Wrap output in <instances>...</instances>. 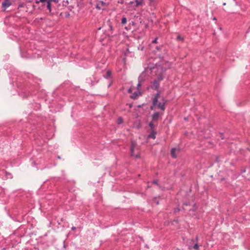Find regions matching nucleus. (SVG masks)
Instances as JSON below:
<instances>
[{"mask_svg": "<svg viewBox=\"0 0 250 250\" xmlns=\"http://www.w3.org/2000/svg\"><path fill=\"white\" fill-rule=\"evenodd\" d=\"M164 80V77L162 74L159 75L158 77L154 80V81L151 83L152 86L151 88L153 89L158 90L160 86V82Z\"/></svg>", "mask_w": 250, "mask_h": 250, "instance_id": "f257e3e1", "label": "nucleus"}, {"mask_svg": "<svg viewBox=\"0 0 250 250\" xmlns=\"http://www.w3.org/2000/svg\"><path fill=\"white\" fill-rule=\"evenodd\" d=\"M136 146V143L134 142H131V146H130V155L132 157H134L136 158H140V155L139 154H136L135 155L134 153V148Z\"/></svg>", "mask_w": 250, "mask_h": 250, "instance_id": "f03ea898", "label": "nucleus"}, {"mask_svg": "<svg viewBox=\"0 0 250 250\" xmlns=\"http://www.w3.org/2000/svg\"><path fill=\"white\" fill-rule=\"evenodd\" d=\"M167 102V101L166 100L163 99L162 103H159L158 104H157L156 105L162 111H164L165 110V104Z\"/></svg>", "mask_w": 250, "mask_h": 250, "instance_id": "7ed1b4c3", "label": "nucleus"}, {"mask_svg": "<svg viewBox=\"0 0 250 250\" xmlns=\"http://www.w3.org/2000/svg\"><path fill=\"white\" fill-rule=\"evenodd\" d=\"M160 95V92H158L155 95L154 98L152 100V104L154 106H156L158 103V100Z\"/></svg>", "mask_w": 250, "mask_h": 250, "instance_id": "20e7f679", "label": "nucleus"}, {"mask_svg": "<svg viewBox=\"0 0 250 250\" xmlns=\"http://www.w3.org/2000/svg\"><path fill=\"white\" fill-rule=\"evenodd\" d=\"M159 116L160 114L158 112H154L152 115V122L157 121L158 120Z\"/></svg>", "mask_w": 250, "mask_h": 250, "instance_id": "39448f33", "label": "nucleus"}, {"mask_svg": "<svg viewBox=\"0 0 250 250\" xmlns=\"http://www.w3.org/2000/svg\"><path fill=\"white\" fill-rule=\"evenodd\" d=\"M156 133L157 132L155 130H151L149 134L148 135V138L155 139L156 138Z\"/></svg>", "mask_w": 250, "mask_h": 250, "instance_id": "423d86ee", "label": "nucleus"}, {"mask_svg": "<svg viewBox=\"0 0 250 250\" xmlns=\"http://www.w3.org/2000/svg\"><path fill=\"white\" fill-rule=\"evenodd\" d=\"M11 5V3L8 0H5L4 1H3L2 3V7L6 8L10 6Z\"/></svg>", "mask_w": 250, "mask_h": 250, "instance_id": "0eeeda50", "label": "nucleus"}, {"mask_svg": "<svg viewBox=\"0 0 250 250\" xmlns=\"http://www.w3.org/2000/svg\"><path fill=\"white\" fill-rule=\"evenodd\" d=\"M176 150V148H172L171 150V156L173 158H176V157H177V156L175 154Z\"/></svg>", "mask_w": 250, "mask_h": 250, "instance_id": "6e6552de", "label": "nucleus"}, {"mask_svg": "<svg viewBox=\"0 0 250 250\" xmlns=\"http://www.w3.org/2000/svg\"><path fill=\"white\" fill-rule=\"evenodd\" d=\"M149 5L150 6L155 7L156 5L157 2L156 0H148Z\"/></svg>", "mask_w": 250, "mask_h": 250, "instance_id": "1a4fd4ad", "label": "nucleus"}, {"mask_svg": "<svg viewBox=\"0 0 250 250\" xmlns=\"http://www.w3.org/2000/svg\"><path fill=\"white\" fill-rule=\"evenodd\" d=\"M111 72L110 70H108L106 72V74L104 75V77L105 79H108L111 77Z\"/></svg>", "mask_w": 250, "mask_h": 250, "instance_id": "9d476101", "label": "nucleus"}, {"mask_svg": "<svg viewBox=\"0 0 250 250\" xmlns=\"http://www.w3.org/2000/svg\"><path fill=\"white\" fill-rule=\"evenodd\" d=\"M148 125H149L151 130H152V131L155 130L154 128L155 127V125H154L153 122L152 121L150 122L149 123Z\"/></svg>", "mask_w": 250, "mask_h": 250, "instance_id": "9b49d317", "label": "nucleus"}, {"mask_svg": "<svg viewBox=\"0 0 250 250\" xmlns=\"http://www.w3.org/2000/svg\"><path fill=\"white\" fill-rule=\"evenodd\" d=\"M51 1H50V0H48V1H47V2H46L47 8L49 10V12L51 11V3H50Z\"/></svg>", "mask_w": 250, "mask_h": 250, "instance_id": "f8f14e48", "label": "nucleus"}, {"mask_svg": "<svg viewBox=\"0 0 250 250\" xmlns=\"http://www.w3.org/2000/svg\"><path fill=\"white\" fill-rule=\"evenodd\" d=\"M135 2L136 3V6H138L140 5H141L143 3V0H135Z\"/></svg>", "mask_w": 250, "mask_h": 250, "instance_id": "ddd939ff", "label": "nucleus"}, {"mask_svg": "<svg viewBox=\"0 0 250 250\" xmlns=\"http://www.w3.org/2000/svg\"><path fill=\"white\" fill-rule=\"evenodd\" d=\"M121 23L122 24H125L126 23V19L125 17H124L122 18Z\"/></svg>", "mask_w": 250, "mask_h": 250, "instance_id": "4468645a", "label": "nucleus"}, {"mask_svg": "<svg viewBox=\"0 0 250 250\" xmlns=\"http://www.w3.org/2000/svg\"><path fill=\"white\" fill-rule=\"evenodd\" d=\"M5 176L7 178H12V174L9 172H6L5 173Z\"/></svg>", "mask_w": 250, "mask_h": 250, "instance_id": "2eb2a0df", "label": "nucleus"}, {"mask_svg": "<svg viewBox=\"0 0 250 250\" xmlns=\"http://www.w3.org/2000/svg\"><path fill=\"white\" fill-rule=\"evenodd\" d=\"M48 0H37L36 1V3H39L40 2L41 3H45V2H47V1H48Z\"/></svg>", "mask_w": 250, "mask_h": 250, "instance_id": "dca6fc26", "label": "nucleus"}, {"mask_svg": "<svg viewBox=\"0 0 250 250\" xmlns=\"http://www.w3.org/2000/svg\"><path fill=\"white\" fill-rule=\"evenodd\" d=\"M138 96V94L136 92H134L131 96L130 98L131 99H135Z\"/></svg>", "mask_w": 250, "mask_h": 250, "instance_id": "f3484780", "label": "nucleus"}, {"mask_svg": "<svg viewBox=\"0 0 250 250\" xmlns=\"http://www.w3.org/2000/svg\"><path fill=\"white\" fill-rule=\"evenodd\" d=\"M177 40L183 42L184 41V38L180 35H178L177 37Z\"/></svg>", "mask_w": 250, "mask_h": 250, "instance_id": "a211bd4d", "label": "nucleus"}, {"mask_svg": "<svg viewBox=\"0 0 250 250\" xmlns=\"http://www.w3.org/2000/svg\"><path fill=\"white\" fill-rule=\"evenodd\" d=\"M193 248L196 250H199V245L197 243H196L195 245L193 246Z\"/></svg>", "mask_w": 250, "mask_h": 250, "instance_id": "6ab92c4d", "label": "nucleus"}, {"mask_svg": "<svg viewBox=\"0 0 250 250\" xmlns=\"http://www.w3.org/2000/svg\"><path fill=\"white\" fill-rule=\"evenodd\" d=\"M99 3L101 4L102 6H107L108 4H106L103 1H99Z\"/></svg>", "mask_w": 250, "mask_h": 250, "instance_id": "aec40b11", "label": "nucleus"}, {"mask_svg": "<svg viewBox=\"0 0 250 250\" xmlns=\"http://www.w3.org/2000/svg\"><path fill=\"white\" fill-rule=\"evenodd\" d=\"M157 41H158V38H156L155 39H154V40H153L152 41V43H154V44H156L157 43Z\"/></svg>", "mask_w": 250, "mask_h": 250, "instance_id": "412c9836", "label": "nucleus"}, {"mask_svg": "<svg viewBox=\"0 0 250 250\" xmlns=\"http://www.w3.org/2000/svg\"><path fill=\"white\" fill-rule=\"evenodd\" d=\"M138 50H140L141 51H143V50H144V46L140 45V46L138 47Z\"/></svg>", "mask_w": 250, "mask_h": 250, "instance_id": "4be33fe9", "label": "nucleus"}, {"mask_svg": "<svg viewBox=\"0 0 250 250\" xmlns=\"http://www.w3.org/2000/svg\"><path fill=\"white\" fill-rule=\"evenodd\" d=\"M162 47H163V45H161L160 46H157L156 47V49H157V50L160 51Z\"/></svg>", "mask_w": 250, "mask_h": 250, "instance_id": "5701e85b", "label": "nucleus"}, {"mask_svg": "<svg viewBox=\"0 0 250 250\" xmlns=\"http://www.w3.org/2000/svg\"><path fill=\"white\" fill-rule=\"evenodd\" d=\"M180 210V208L179 207H177L174 210V212L176 213Z\"/></svg>", "mask_w": 250, "mask_h": 250, "instance_id": "b1692460", "label": "nucleus"}, {"mask_svg": "<svg viewBox=\"0 0 250 250\" xmlns=\"http://www.w3.org/2000/svg\"><path fill=\"white\" fill-rule=\"evenodd\" d=\"M132 90H133V88L132 87H130L128 89V93H131L132 92Z\"/></svg>", "mask_w": 250, "mask_h": 250, "instance_id": "393cba45", "label": "nucleus"}, {"mask_svg": "<svg viewBox=\"0 0 250 250\" xmlns=\"http://www.w3.org/2000/svg\"><path fill=\"white\" fill-rule=\"evenodd\" d=\"M153 184L158 185V181L157 180H153Z\"/></svg>", "mask_w": 250, "mask_h": 250, "instance_id": "a878e982", "label": "nucleus"}, {"mask_svg": "<svg viewBox=\"0 0 250 250\" xmlns=\"http://www.w3.org/2000/svg\"><path fill=\"white\" fill-rule=\"evenodd\" d=\"M118 121H119V124H121L123 123V120H122V119L121 118H119L118 119Z\"/></svg>", "mask_w": 250, "mask_h": 250, "instance_id": "bb28decb", "label": "nucleus"}, {"mask_svg": "<svg viewBox=\"0 0 250 250\" xmlns=\"http://www.w3.org/2000/svg\"><path fill=\"white\" fill-rule=\"evenodd\" d=\"M50 0L51 1H53V2H55V3H58L59 2V0Z\"/></svg>", "mask_w": 250, "mask_h": 250, "instance_id": "cd10ccee", "label": "nucleus"}, {"mask_svg": "<svg viewBox=\"0 0 250 250\" xmlns=\"http://www.w3.org/2000/svg\"><path fill=\"white\" fill-rule=\"evenodd\" d=\"M76 228L75 227H72L71 228V229H72V230H76Z\"/></svg>", "mask_w": 250, "mask_h": 250, "instance_id": "c85d7f7f", "label": "nucleus"}, {"mask_svg": "<svg viewBox=\"0 0 250 250\" xmlns=\"http://www.w3.org/2000/svg\"><path fill=\"white\" fill-rule=\"evenodd\" d=\"M195 239H196V243H197L198 241V236H196Z\"/></svg>", "mask_w": 250, "mask_h": 250, "instance_id": "c756f323", "label": "nucleus"}, {"mask_svg": "<svg viewBox=\"0 0 250 250\" xmlns=\"http://www.w3.org/2000/svg\"><path fill=\"white\" fill-rule=\"evenodd\" d=\"M140 86H141V83H138V84H137V87H138V88H139Z\"/></svg>", "mask_w": 250, "mask_h": 250, "instance_id": "7c9ffc66", "label": "nucleus"}, {"mask_svg": "<svg viewBox=\"0 0 250 250\" xmlns=\"http://www.w3.org/2000/svg\"><path fill=\"white\" fill-rule=\"evenodd\" d=\"M97 9H100V7L98 5H97L96 7Z\"/></svg>", "mask_w": 250, "mask_h": 250, "instance_id": "2f4dec72", "label": "nucleus"}, {"mask_svg": "<svg viewBox=\"0 0 250 250\" xmlns=\"http://www.w3.org/2000/svg\"><path fill=\"white\" fill-rule=\"evenodd\" d=\"M220 137L222 139H224V138L223 137V134H220Z\"/></svg>", "mask_w": 250, "mask_h": 250, "instance_id": "473e14b6", "label": "nucleus"}, {"mask_svg": "<svg viewBox=\"0 0 250 250\" xmlns=\"http://www.w3.org/2000/svg\"><path fill=\"white\" fill-rule=\"evenodd\" d=\"M184 205H186V206H187L188 205V204L187 203H184Z\"/></svg>", "mask_w": 250, "mask_h": 250, "instance_id": "72a5a7b5", "label": "nucleus"}, {"mask_svg": "<svg viewBox=\"0 0 250 250\" xmlns=\"http://www.w3.org/2000/svg\"><path fill=\"white\" fill-rule=\"evenodd\" d=\"M223 5H226V3H224L223 4Z\"/></svg>", "mask_w": 250, "mask_h": 250, "instance_id": "f704fd0d", "label": "nucleus"}, {"mask_svg": "<svg viewBox=\"0 0 250 250\" xmlns=\"http://www.w3.org/2000/svg\"><path fill=\"white\" fill-rule=\"evenodd\" d=\"M156 2L157 1V0H156Z\"/></svg>", "mask_w": 250, "mask_h": 250, "instance_id": "c9c22d12", "label": "nucleus"}]
</instances>
